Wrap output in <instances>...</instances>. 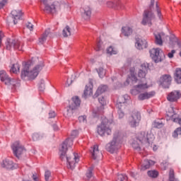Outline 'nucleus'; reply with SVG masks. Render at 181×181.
Listing matches in <instances>:
<instances>
[{
  "instance_id": "de8ad7c7",
  "label": "nucleus",
  "mask_w": 181,
  "mask_h": 181,
  "mask_svg": "<svg viewBox=\"0 0 181 181\" xmlns=\"http://www.w3.org/2000/svg\"><path fill=\"white\" fill-rule=\"evenodd\" d=\"M132 148H134V149H136V151H141V147L139 146V143H138L137 141H134L132 144Z\"/></svg>"
},
{
  "instance_id": "6ab92c4d",
  "label": "nucleus",
  "mask_w": 181,
  "mask_h": 181,
  "mask_svg": "<svg viewBox=\"0 0 181 181\" xmlns=\"http://www.w3.org/2000/svg\"><path fill=\"white\" fill-rule=\"evenodd\" d=\"M135 47L139 50H142V49H146V47H148V42H146V40L137 38L136 39Z\"/></svg>"
},
{
  "instance_id": "a19ab883",
  "label": "nucleus",
  "mask_w": 181,
  "mask_h": 181,
  "mask_svg": "<svg viewBox=\"0 0 181 181\" xmlns=\"http://www.w3.org/2000/svg\"><path fill=\"white\" fill-rule=\"evenodd\" d=\"M116 181H128V176L125 174H119Z\"/></svg>"
},
{
  "instance_id": "a18cd8bd",
  "label": "nucleus",
  "mask_w": 181,
  "mask_h": 181,
  "mask_svg": "<svg viewBox=\"0 0 181 181\" xmlns=\"http://www.w3.org/2000/svg\"><path fill=\"white\" fill-rule=\"evenodd\" d=\"M153 127L154 128H163V122H162L161 121H159V122H157V121H155L153 122Z\"/></svg>"
},
{
  "instance_id": "6e6d98bb",
  "label": "nucleus",
  "mask_w": 181,
  "mask_h": 181,
  "mask_svg": "<svg viewBox=\"0 0 181 181\" xmlns=\"http://www.w3.org/2000/svg\"><path fill=\"white\" fill-rule=\"evenodd\" d=\"M78 119H79V122H84L85 121H86L87 117L85 116V115H83V116H80V117H78Z\"/></svg>"
},
{
  "instance_id": "412c9836",
  "label": "nucleus",
  "mask_w": 181,
  "mask_h": 181,
  "mask_svg": "<svg viewBox=\"0 0 181 181\" xmlns=\"http://www.w3.org/2000/svg\"><path fill=\"white\" fill-rule=\"evenodd\" d=\"M155 91H151L148 93H144L139 95L138 99L140 101H144V100H148V98H152L155 95Z\"/></svg>"
},
{
  "instance_id": "ddd939ff",
  "label": "nucleus",
  "mask_w": 181,
  "mask_h": 181,
  "mask_svg": "<svg viewBox=\"0 0 181 181\" xmlns=\"http://www.w3.org/2000/svg\"><path fill=\"white\" fill-rule=\"evenodd\" d=\"M98 101L101 106L98 108L97 110H93V117L95 118V117H100V115H103L104 114V106L106 104L105 102V97H100L98 98Z\"/></svg>"
},
{
  "instance_id": "20e7f679",
  "label": "nucleus",
  "mask_w": 181,
  "mask_h": 181,
  "mask_svg": "<svg viewBox=\"0 0 181 181\" xmlns=\"http://www.w3.org/2000/svg\"><path fill=\"white\" fill-rule=\"evenodd\" d=\"M119 144H121V133L116 132L113 135L112 141L106 145V151L114 153L115 151L119 149Z\"/></svg>"
},
{
  "instance_id": "c756f323",
  "label": "nucleus",
  "mask_w": 181,
  "mask_h": 181,
  "mask_svg": "<svg viewBox=\"0 0 181 181\" xmlns=\"http://www.w3.org/2000/svg\"><path fill=\"white\" fill-rule=\"evenodd\" d=\"M132 28L130 27L125 26L122 28V33L124 36H131V35H132Z\"/></svg>"
},
{
  "instance_id": "72a5a7b5",
  "label": "nucleus",
  "mask_w": 181,
  "mask_h": 181,
  "mask_svg": "<svg viewBox=\"0 0 181 181\" xmlns=\"http://www.w3.org/2000/svg\"><path fill=\"white\" fill-rule=\"evenodd\" d=\"M62 36L64 37H69V36H71V28H70V26L66 25L63 31H62Z\"/></svg>"
},
{
  "instance_id": "13d9d810",
  "label": "nucleus",
  "mask_w": 181,
  "mask_h": 181,
  "mask_svg": "<svg viewBox=\"0 0 181 181\" xmlns=\"http://www.w3.org/2000/svg\"><path fill=\"white\" fill-rule=\"evenodd\" d=\"M6 2H7L6 0H2L1 1H0V9H2V8L5 6V5L6 4Z\"/></svg>"
},
{
  "instance_id": "5701e85b",
  "label": "nucleus",
  "mask_w": 181,
  "mask_h": 181,
  "mask_svg": "<svg viewBox=\"0 0 181 181\" xmlns=\"http://www.w3.org/2000/svg\"><path fill=\"white\" fill-rule=\"evenodd\" d=\"M1 165L5 169H13V161L10 159L6 158L3 160Z\"/></svg>"
},
{
  "instance_id": "680f3d73",
  "label": "nucleus",
  "mask_w": 181,
  "mask_h": 181,
  "mask_svg": "<svg viewBox=\"0 0 181 181\" xmlns=\"http://www.w3.org/2000/svg\"><path fill=\"white\" fill-rule=\"evenodd\" d=\"M52 127H53L54 131H59V127L57 126V124H54L52 125Z\"/></svg>"
},
{
  "instance_id": "f257e3e1",
  "label": "nucleus",
  "mask_w": 181,
  "mask_h": 181,
  "mask_svg": "<svg viewBox=\"0 0 181 181\" xmlns=\"http://www.w3.org/2000/svg\"><path fill=\"white\" fill-rule=\"evenodd\" d=\"M78 135V130H73L71 133L70 138L66 139L59 146V159L62 161H66L68 163V168L73 170L76 168V163H78L80 158H78V154L74 153V158L68 157L66 153H67V149L73 146V139Z\"/></svg>"
},
{
  "instance_id": "c9c22d12",
  "label": "nucleus",
  "mask_w": 181,
  "mask_h": 181,
  "mask_svg": "<svg viewBox=\"0 0 181 181\" xmlns=\"http://www.w3.org/2000/svg\"><path fill=\"white\" fill-rule=\"evenodd\" d=\"M20 70H21V66L18 63L13 64L11 69V71H12V73H15L16 74H18Z\"/></svg>"
},
{
  "instance_id": "4d7b16f0",
  "label": "nucleus",
  "mask_w": 181,
  "mask_h": 181,
  "mask_svg": "<svg viewBox=\"0 0 181 181\" xmlns=\"http://www.w3.org/2000/svg\"><path fill=\"white\" fill-rule=\"evenodd\" d=\"M56 117V112L54 111H50L49 112V118H54Z\"/></svg>"
},
{
  "instance_id": "cd10ccee",
  "label": "nucleus",
  "mask_w": 181,
  "mask_h": 181,
  "mask_svg": "<svg viewBox=\"0 0 181 181\" xmlns=\"http://www.w3.org/2000/svg\"><path fill=\"white\" fill-rule=\"evenodd\" d=\"M116 107L118 108L117 114L119 115V118H124V115L125 114L124 113V108H125V106H122V103H117Z\"/></svg>"
},
{
  "instance_id": "79ce46f5",
  "label": "nucleus",
  "mask_w": 181,
  "mask_h": 181,
  "mask_svg": "<svg viewBox=\"0 0 181 181\" xmlns=\"http://www.w3.org/2000/svg\"><path fill=\"white\" fill-rule=\"evenodd\" d=\"M33 141H39L43 138V136L39 133H34L32 136Z\"/></svg>"
},
{
  "instance_id": "864d4df0",
  "label": "nucleus",
  "mask_w": 181,
  "mask_h": 181,
  "mask_svg": "<svg viewBox=\"0 0 181 181\" xmlns=\"http://www.w3.org/2000/svg\"><path fill=\"white\" fill-rule=\"evenodd\" d=\"M175 53H176V51L175 49L171 50V52L168 54V57H169V59H173Z\"/></svg>"
},
{
  "instance_id": "a878e982",
  "label": "nucleus",
  "mask_w": 181,
  "mask_h": 181,
  "mask_svg": "<svg viewBox=\"0 0 181 181\" xmlns=\"http://www.w3.org/2000/svg\"><path fill=\"white\" fill-rule=\"evenodd\" d=\"M108 89V86L106 85H101L99 86L94 95V98L98 97V95H100V94H103V93H105V91Z\"/></svg>"
},
{
  "instance_id": "37998d69",
  "label": "nucleus",
  "mask_w": 181,
  "mask_h": 181,
  "mask_svg": "<svg viewBox=\"0 0 181 181\" xmlns=\"http://www.w3.org/2000/svg\"><path fill=\"white\" fill-rule=\"evenodd\" d=\"M179 135H181V127L177 128L173 133V138H177Z\"/></svg>"
},
{
  "instance_id": "f03ea898",
  "label": "nucleus",
  "mask_w": 181,
  "mask_h": 181,
  "mask_svg": "<svg viewBox=\"0 0 181 181\" xmlns=\"http://www.w3.org/2000/svg\"><path fill=\"white\" fill-rule=\"evenodd\" d=\"M32 62L30 61L26 62L24 66L23 70L21 71V78L23 80H35L37 76H39L41 70L45 67V64L41 63L35 66L33 70L29 71Z\"/></svg>"
},
{
  "instance_id": "4c0bfd02",
  "label": "nucleus",
  "mask_w": 181,
  "mask_h": 181,
  "mask_svg": "<svg viewBox=\"0 0 181 181\" xmlns=\"http://www.w3.org/2000/svg\"><path fill=\"white\" fill-rule=\"evenodd\" d=\"M97 73L98 74V76L100 78H103V77L105 76V69L103 67H100L98 69H96Z\"/></svg>"
},
{
  "instance_id": "a211bd4d",
  "label": "nucleus",
  "mask_w": 181,
  "mask_h": 181,
  "mask_svg": "<svg viewBox=\"0 0 181 181\" xmlns=\"http://www.w3.org/2000/svg\"><path fill=\"white\" fill-rule=\"evenodd\" d=\"M179 98H180V92L177 90L171 92L167 97V100L171 103L177 101Z\"/></svg>"
},
{
  "instance_id": "2eb2a0df",
  "label": "nucleus",
  "mask_w": 181,
  "mask_h": 181,
  "mask_svg": "<svg viewBox=\"0 0 181 181\" xmlns=\"http://www.w3.org/2000/svg\"><path fill=\"white\" fill-rule=\"evenodd\" d=\"M48 0H40V1L45 6V12L47 13H56V11L57 9V5L56 2H54L51 6L47 5Z\"/></svg>"
},
{
  "instance_id": "aec40b11",
  "label": "nucleus",
  "mask_w": 181,
  "mask_h": 181,
  "mask_svg": "<svg viewBox=\"0 0 181 181\" xmlns=\"http://www.w3.org/2000/svg\"><path fill=\"white\" fill-rule=\"evenodd\" d=\"M81 16L85 21H88L91 18V8L86 6L81 10Z\"/></svg>"
},
{
  "instance_id": "6e6552de",
  "label": "nucleus",
  "mask_w": 181,
  "mask_h": 181,
  "mask_svg": "<svg viewBox=\"0 0 181 181\" xmlns=\"http://www.w3.org/2000/svg\"><path fill=\"white\" fill-rule=\"evenodd\" d=\"M141 121V113L138 111H133L131 117L129 118V124L132 128H136Z\"/></svg>"
},
{
  "instance_id": "7ed1b4c3",
  "label": "nucleus",
  "mask_w": 181,
  "mask_h": 181,
  "mask_svg": "<svg viewBox=\"0 0 181 181\" xmlns=\"http://www.w3.org/2000/svg\"><path fill=\"white\" fill-rule=\"evenodd\" d=\"M0 80L4 83L6 86H12L11 88L13 90H16V88L21 86V80L11 79L5 71H0Z\"/></svg>"
},
{
  "instance_id": "dca6fc26",
  "label": "nucleus",
  "mask_w": 181,
  "mask_h": 181,
  "mask_svg": "<svg viewBox=\"0 0 181 181\" xmlns=\"http://www.w3.org/2000/svg\"><path fill=\"white\" fill-rule=\"evenodd\" d=\"M11 13L13 19L14 25L18 23V21H21V19H22V15H23L21 10H13Z\"/></svg>"
},
{
  "instance_id": "f8f14e48",
  "label": "nucleus",
  "mask_w": 181,
  "mask_h": 181,
  "mask_svg": "<svg viewBox=\"0 0 181 181\" xmlns=\"http://www.w3.org/2000/svg\"><path fill=\"white\" fill-rule=\"evenodd\" d=\"M12 150L13 152V154L16 158H19L23 152H25V147L19 143V141H16L13 144L12 146Z\"/></svg>"
},
{
  "instance_id": "5fc2aeb1",
  "label": "nucleus",
  "mask_w": 181,
  "mask_h": 181,
  "mask_svg": "<svg viewBox=\"0 0 181 181\" xmlns=\"http://www.w3.org/2000/svg\"><path fill=\"white\" fill-rule=\"evenodd\" d=\"M26 28L32 32V30H33V24H32V23H28L26 24Z\"/></svg>"
},
{
  "instance_id": "603ef678",
  "label": "nucleus",
  "mask_w": 181,
  "mask_h": 181,
  "mask_svg": "<svg viewBox=\"0 0 181 181\" xmlns=\"http://www.w3.org/2000/svg\"><path fill=\"white\" fill-rule=\"evenodd\" d=\"M95 50H96V52H100V50H101V41H99L96 44V47L95 48Z\"/></svg>"
},
{
  "instance_id": "09e8293b",
  "label": "nucleus",
  "mask_w": 181,
  "mask_h": 181,
  "mask_svg": "<svg viewBox=\"0 0 181 181\" xmlns=\"http://www.w3.org/2000/svg\"><path fill=\"white\" fill-rule=\"evenodd\" d=\"M39 90L40 91H45V80L41 79L40 80V84L39 86Z\"/></svg>"
},
{
  "instance_id": "ea45409f",
  "label": "nucleus",
  "mask_w": 181,
  "mask_h": 181,
  "mask_svg": "<svg viewBox=\"0 0 181 181\" xmlns=\"http://www.w3.org/2000/svg\"><path fill=\"white\" fill-rule=\"evenodd\" d=\"M94 170V168L90 167L88 168L87 173H86V177L87 180H90L93 177V170Z\"/></svg>"
},
{
  "instance_id": "9d476101",
  "label": "nucleus",
  "mask_w": 181,
  "mask_h": 181,
  "mask_svg": "<svg viewBox=\"0 0 181 181\" xmlns=\"http://www.w3.org/2000/svg\"><path fill=\"white\" fill-rule=\"evenodd\" d=\"M153 136V134H149L145 132H141L138 134L136 140L141 144H150L151 139H152Z\"/></svg>"
},
{
  "instance_id": "49530a36",
  "label": "nucleus",
  "mask_w": 181,
  "mask_h": 181,
  "mask_svg": "<svg viewBox=\"0 0 181 181\" xmlns=\"http://www.w3.org/2000/svg\"><path fill=\"white\" fill-rule=\"evenodd\" d=\"M107 52L108 54H117V51L111 46L107 49Z\"/></svg>"
},
{
  "instance_id": "b1692460",
  "label": "nucleus",
  "mask_w": 181,
  "mask_h": 181,
  "mask_svg": "<svg viewBox=\"0 0 181 181\" xmlns=\"http://www.w3.org/2000/svg\"><path fill=\"white\" fill-rule=\"evenodd\" d=\"M155 37V43L158 45V46L163 45V40H162V35L160 33H153Z\"/></svg>"
},
{
  "instance_id": "052dcab7",
  "label": "nucleus",
  "mask_w": 181,
  "mask_h": 181,
  "mask_svg": "<svg viewBox=\"0 0 181 181\" xmlns=\"http://www.w3.org/2000/svg\"><path fill=\"white\" fill-rule=\"evenodd\" d=\"M107 5L109 8H112L114 6V3L112 1H109Z\"/></svg>"
},
{
  "instance_id": "e2e57ef3",
  "label": "nucleus",
  "mask_w": 181,
  "mask_h": 181,
  "mask_svg": "<svg viewBox=\"0 0 181 181\" xmlns=\"http://www.w3.org/2000/svg\"><path fill=\"white\" fill-rule=\"evenodd\" d=\"M66 83H67L68 86H70V84H71V83H73V81H71V83H69V79H67Z\"/></svg>"
},
{
  "instance_id": "f3484780",
  "label": "nucleus",
  "mask_w": 181,
  "mask_h": 181,
  "mask_svg": "<svg viewBox=\"0 0 181 181\" xmlns=\"http://www.w3.org/2000/svg\"><path fill=\"white\" fill-rule=\"evenodd\" d=\"M148 87V83L146 82L144 83H139L134 86V89H132L131 93L132 94H135L136 91H137V93H144V90H146Z\"/></svg>"
},
{
  "instance_id": "f704fd0d",
  "label": "nucleus",
  "mask_w": 181,
  "mask_h": 181,
  "mask_svg": "<svg viewBox=\"0 0 181 181\" xmlns=\"http://www.w3.org/2000/svg\"><path fill=\"white\" fill-rule=\"evenodd\" d=\"M76 110L74 109V107L69 106V108L66 110V111L64 112V115L66 117V118H70L73 116V110Z\"/></svg>"
},
{
  "instance_id": "0eeeda50",
  "label": "nucleus",
  "mask_w": 181,
  "mask_h": 181,
  "mask_svg": "<svg viewBox=\"0 0 181 181\" xmlns=\"http://www.w3.org/2000/svg\"><path fill=\"white\" fill-rule=\"evenodd\" d=\"M150 56L155 63H159L163 60L165 54L160 48H152L149 50Z\"/></svg>"
},
{
  "instance_id": "c85d7f7f",
  "label": "nucleus",
  "mask_w": 181,
  "mask_h": 181,
  "mask_svg": "<svg viewBox=\"0 0 181 181\" xmlns=\"http://www.w3.org/2000/svg\"><path fill=\"white\" fill-rule=\"evenodd\" d=\"M49 33H50V30H46L41 35V37L39 38V43H40V45H43V43L46 42L47 40V36H49Z\"/></svg>"
},
{
  "instance_id": "9b49d317",
  "label": "nucleus",
  "mask_w": 181,
  "mask_h": 181,
  "mask_svg": "<svg viewBox=\"0 0 181 181\" xmlns=\"http://www.w3.org/2000/svg\"><path fill=\"white\" fill-rule=\"evenodd\" d=\"M158 83L163 88H169L170 84H172V76L169 74H164L161 76Z\"/></svg>"
},
{
  "instance_id": "473e14b6",
  "label": "nucleus",
  "mask_w": 181,
  "mask_h": 181,
  "mask_svg": "<svg viewBox=\"0 0 181 181\" xmlns=\"http://www.w3.org/2000/svg\"><path fill=\"white\" fill-rule=\"evenodd\" d=\"M98 155H100V151H98V146H94L93 148H92V159H97L98 158Z\"/></svg>"
},
{
  "instance_id": "393cba45",
  "label": "nucleus",
  "mask_w": 181,
  "mask_h": 181,
  "mask_svg": "<svg viewBox=\"0 0 181 181\" xmlns=\"http://www.w3.org/2000/svg\"><path fill=\"white\" fill-rule=\"evenodd\" d=\"M155 165V161L152 160H145L144 163L141 165V170H146V169H149L151 166H153Z\"/></svg>"
},
{
  "instance_id": "58836bf2",
  "label": "nucleus",
  "mask_w": 181,
  "mask_h": 181,
  "mask_svg": "<svg viewBox=\"0 0 181 181\" xmlns=\"http://www.w3.org/2000/svg\"><path fill=\"white\" fill-rule=\"evenodd\" d=\"M53 177H52V172L50 170H46L45 173V180L52 181Z\"/></svg>"
},
{
  "instance_id": "4be33fe9",
  "label": "nucleus",
  "mask_w": 181,
  "mask_h": 181,
  "mask_svg": "<svg viewBox=\"0 0 181 181\" xmlns=\"http://www.w3.org/2000/svg\"><path fill=\"white\" fill-rule=\"evenodd\" d=\"M93 95V81L90 79L89 81V83L86 86L85 90L83 92L84 97H87V95Z\"/></svg>"
},
{
  "instance_id": "e433bc0d",
  "label": "nucleus",
  "mask_w": 181,
  "mask_h": 181,
  "mask_svg": "<svg viewBox=\"0 0 181 181\" xmlns=\"http://www.w3.org/2000/svg\"><path fill=\"white\" fill-rule=\"evenodd\" d=\"M148 176L149 177H152L153 179H156V177H158L159 176V172L153 170H149L147 173Z\"/></svg>"
},
{
  "instance_id": "1a4fd4ad",
  "label": "nucleus",
  "mask_w": 181,
  "mask_h": 181,
  "mask_svg": "<svg viewBox=\"0 0 181 181\" xmlns=\"http://www.w3.org/2000/svg\"><path fill=\"white\" fill-rule=\"evenodd\" d=\"M6 48L7 50H11V49H13L14 50H22V45L18 40L7 39Z\"/></svg>"
},
{
  "instance_id": "8fccbe9b",
  "label": "nucleus",
  "mask_w": 181,
  "mask_h": 181,
  "mask_svg": "<svg viewBox=\"0 0 181 181\" xmlns=\"http://www.w3.org/2000/svg\"><path fill=\"white\" fill-rule=\"evenodd\" d=\"M169 181H176L175 179V173H173V170H170Z\"/></svg>"
},
{
  "instance_id": "c03bdc74",
  "label": "nucleus",
  "mask_w": 181,
  "mask_h": 181,
  "mask_svg": "<svg viewBox=\"0 0 181 181\" xmlns=\"http://www.w3.org/2000/svg\"><path fill=\"white\" fill-rule=\"evenodd\" d=\"M130 73H131V76H130V79L132 80V83H136V81H138V78H136V76H135V74H134V72H132V69L130 70Z\"/></svg>"
},
{
  "instance_id": "bb28decb",
  "label": "nucleus",
  "mask_w": 181,
  "mask_h": 181,
  "mask_svg": "<svg viewBox=\"0 0 181 181\" xmlns=\"http://www.w3.org/2000/svg\"><path fill=\"white\" fill-rule=\"evenodd\" d=\"M174 80L177 84H181V68H177L175 69Z\"/></svg>"
},
{
  "instance_id": "39448f33",
  "label": "nucleus",
  "mask_w": 181,
  "mask_h": 181,
  "mask_svg": "<svg viewBox=\"0 0 181 181\" xmlns=\"http://www.w3.org/2000/svg\"><path fill=\"white\" fill-rule=\"evenodd\" d=\"M112 124L111 120H108L107 118H104L100 124L98 126L97 132L100 136H104V135H111L112 130L110 127V124Z\"/></svg>"
},
{
  "instance_id": "423d86ee",
  "label": "nucleus",
  "mask_w": 181,
  "mask_h": 181,
  "mask_svg": "<svg viewBox=\"0 0 181 181\" xmlns=\"http://www.w3.org/2000/svg\"><path fill=\"white\" fill-rule=\"evenodd\" d=\"M155 5V0H151L150 9L144 11L143 14L142 25L152 26V21L155 19V15L152 13V8Z\"/></svg>"
},
{
  "instance_id": "3c124183",
  "label": "nucleus",
  "mask_w": 181,
  "mask_h": 181,
  "mask_svg": "<svg viewBox=\"0 0 181 181\" xmlns=\"http://www.w3.org/2000/svg\"><path fill=\"white\" fill-rule=\"evenodd\" d=\"M156 11L157 12V15H158L159 19H162V18H161L162 13H160V10H159V6H158V3H156Z\"/></svg>"
},
{
  "instance_id": "4468645a",
  "label": "nucleus",
  "mask_w": 181,
  "mask_h": 181,
  "mask_svg": "<svg viewBox=\"0 0 181 181\" xmlns=\"http://www.w3.org/2000/svg\"><path fill=\"white\" fill-rule=\"evenodd\" d=\"M149 71V63L144 62L140 65V68L138 71V77L139 78H145L148 71Z\"/></svg>"
},
{
  "instance_id": "bf43d9fd",
  "label": "nucleus",
  "mask_w": 181,
  "mask_h": 181,
  "mask_svg": "<svg viewBox=\"0 0 181 181\" xmlns=\"http://www.w3.org/2000/svg\"><path fill=\"white\" fill-rule=\"evenodd\" d=\"M33 180L34 181H39V177H37V174L35 173L33 175Z\"/></svg>"
},
{
  "instance_id": "7c9ffc66",
  "label": "nucleus",
  "mask_w": 181,
  "mask_h": 181,
  "mask_svg": "<svg viewBox=\"0 0 181 181\" xmlns=\"http://www.w3.org/2000/svg\"><path fill=\"white\" fill-rule=\"evenodd\" d=\"M73 104L70 105L69 107H74V110L77 108V107H80V104H81V100L78 96H75L72 98Z\"/></svg>"
},
{
  "instance_id": "2f4dec72",
  "label": "nucleus",
  "mask_w": 181,
  "mask_h": 181,
  "mask_svg": "<svg viewBox=\"0 0 181 181\" xmlns=\"http://www.w3.org/2000/svg\"><path fill=\"white\" fill-rule=\"evenodd\" d=\"M129 96L128 95H124V96H121L117 100V104L122 103V106L125 107V103L127 101L129 100Z\"/></svg>"
}]
</instances>
